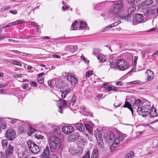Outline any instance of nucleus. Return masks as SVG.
<instances>
[{"label":"nucleus","mask_w":158,"mask_h":158,"mask_svg":"<svg viewBox=\"0 0 158 158\" xmlns=\"http://www.w3.org/2000/svg\"><path fill=\"white\" fill-rule=\"evenodd\" d=\"M111 5L112 6L109 15L106 13L101 15L102 16L104 17L105 19H106L110 14L114 15L117 18H122L123 19L128 20L130 19V16L129 15L125 16L121 15L124 10V8L123 4L121 1L114 2L112 3Z\"/></svg>","instance_id":"1"},{"label":"nucleus","mask_w":158,"mask_h":158,"mask_svg":"<svg viewBox=\"0 0 158 158\" xmlns=\"http://www.w3.org/2000/svg\"><path fill=\"white\" fill-rule=\"evenodd\" d=\"M48 142L50 151L52 152H55L63 148L62 142L60 139L56 136L50 135Z\"/></svg>","instance_id":"2"},{"label":"nucleus","mask_w":158,"mask_h":158,"mask_svg":"<svg viewBox=\"0 0 158 158\" xmlns=\"http://www.w3.org/2000/svg\"><path fill=\"white\" fill-rule=\"evenodd\" d=\"M152 108L150 105V102L147 100H145L143 102V105L140 108L138 109L137 113L143 117H146L149 114Z\"/></svg>","instance_id":"3"},{"label":"nucleus","mask_w":158,"mask_h":158,"mask_svg":"<svg viewBox=\"0 0 158 158\" xmlns=\"http://www.w3.org/2000/svg\"><path fill=\"white\" fill-rule=\"evenodd\" d=\"M58 103L57 106L59 108L58 111L61 113H63L62 108L69 107L71 109L76 110L77 109V107H73L75 105L74 101L67 102L64 100L61 99L58 101Z\"/></svg>","instance_id":"4"},{"label":"nucleus","mask_w":158,"mask_h":158,"mask_svg":"<svg viewBox=\"0 0 158 158\" xmlns=\"http://www.w3.org/2000/svg\"><path fill=\"white\" fill-rule=\"evenodd\" d=\"M157 5V2L153 0H146L143 2L141 5L138 6V9L139 10H146L148 8H153Z\"/></svg>","instance_id":"5"},{"label":"nucleus","mask_w":158,"mask_h":158,"mask_svg":"<svg viewBox=\"0 0 158 158\" xmlns=\"http://www.w3.org/2000/svg\"><path fill=\"white\" fill-rule=\"evenodd\" d=\"M129 65L124 60L119 59L116 62L115 69L121 71H124L127 69Z\"/></svg>","instance_id":"6"},{"label":"nucleus","mask_w":158,"mask_h":158,"mask_svg":"<svg viewBox=\"0 0 158 158\" xmlns=\"http://www.w3.org/2000/svg\"><path fill=\"white\" fill-rule=\"evenodd\" d=\"M124 138V135L122 134H119L118 137H116L114 140L112 144V146L110 147V149L113 151L115 148L118 147L120 142L122 141Z\"/></svg>","instance_id":"7"},{"label":"nucleus","mask_w":158,"mask_h":158,"mask_svg":"<svg viewBox=\"0 0 158 158\" xmlns=\"http://www.w3.org/2000/svg\"><path fill=\"white\" fill-rule=\"evenodd\" d=\"M27 143L30 151L33 154L37 153L40 151V149L33 142L28 140Z\"/></svg>","instance_id":"8"},{"label":"nucleus","mask_w":158,"mask_h":158,"mask_svg":"<svg viewBox=\"0 0 158 158\" xmlns=\"http://www.w3.org/2000/svg\"><path fill=\"white\" fill-rule=\"evenodd\" d=\"M144 18L143 15L140 14H135L133 15V20L132 24L135 25L138 23H143L144 21Z\"/></svg>","instance_id":"9"},{"label":"nucleus","mask_w":158,"mask_h":158,"mask_svg":"<svg viewBox=\"0 0 158 158\" xmlns=\"http://www.w3.org/2000/svg\"><path fill=\"white\" fill-rule=\"evenodd\" d=\"M69 151L73 155L78 156L81 155L82 153L83 149L82 148L79 147L76 148L72 147L69 149Z\"/></svg>","instance_id":"10"},{"label":"nucleus","mask_w":158,"mask_h":158,"mask_svg":"<svg viewBox=\"0 0 158 158\" xmlns=\"http://www.w3.org/2000/svg\"><path fill=\"white\" fill-rule=\"evenodd\" d=\"M15 137V132L12 128L7 130L6 133V137L8 139L12 141Z\"/></svg>","instance_id":"11"},{"label":"nucleus","mask_w":158,"mask_h":158,"mask_svg":"<svg viewBox=\"0 0 158 158\" xmlns=\"http://www.w3.org/2000/svg\"><path fill=\"white\" fill-rule=\"evenodd\" d=\"M74 128L69 125L63 126L62 128V131L64 134L69 135L72 133L74 131Z\"/></svg>","instance_id":"12"},{"label":"nucleus","mask_w":158,"mask_h":158,"mask_svg":"<svg viewBox=\"0 0 158 158\" xmlns=\"http://www.w3.org/2000/svg\"><path fill=\"white\" fill-rule=\"evenodd\" d=\"M143 102L140 99H137L135 100L132 105L133 108L134 109H135L138 112V109L140 108L143 105Z\"/></svg>","instance_id":"13"},{"label":"nucleus","mask_w":158,"mask_h":158,"mask_svg":"<svg viewBox=\"0 0 158 158\" xmlns=\"http://www.w3.org/2000/svg\"><path fill=\"white\" fill-rule=\"evenodd\" d=\"M14 147L11 145H9L5 151V157L6 158H10L11 155L13 153Z\"/></svg>","instance_id":"14"},{"label":"nucleus","mask_w":158,"mask_h":158,"mask_svg":"<svg viewBox=\"0 0 158 158\" xmlns=\"http://www.w3.org/2000/svg\"><path fill=\"white\" fill-rule=\"evenodd\" d=\"M67 79L70 81L72 85H75L77 83V79L72 74H69L68 75Z\"/></svg>","instance_id":"15"},{"label":"nucleus","mask_w":158,"mask_h":158,"mask_svg":"<svg viewBox=\"0 0 158 158\" xmlns=\"http://www.w3.org/2000/svg\"><path fill=\"white\" fill-rule=\"evenodd\" d=\"M104 136L107 141H112L115 138L114 134L111 131H108Z\"/></svg>","instance_id":"16"},{"label":"nucleus","mask_w":158,"mask_h":158,"mask_svg":"<svg viewBox=\"0 0 158 158\" xmlns=\"http://www.w3.org/2000/svg\"><path fill=\"white\" fill-rule=\"evenodd\" d=\"M109 61L110 64V67L111 68L115 69L116 66V59L115 57H114L113 55L110 56Z\"/></svg>","instance_id":"17"},{"label":"nucleus","mask_w":158,"mask_h":158,"mask_svg":"<svg viewBox=\"0 0 158 158\" xmlns=\"http://www.w3.org/2000/svg\"><path fill=\"white\" fill-rule=\"evenodd\" d=\"M146 73L147 74V81H149L152 80L154 77L153 72L150 70L148 69L146 71Z\"/></svg>","instance_id":"18"},{"label":"nucleus","mask_w":158,"mask_h":158,"mask_svg":"<svg viewBox=\"0 0 158 158\" xmlns=\"http://www.w3.org/2000/svg\"><path fill=\"white\" fill-rule=\"evenodd\" d=\"M50 153L48 148L46 147L44 149L43 153L40 156V158H49Z\"/></svg>","instance_id":"19"},{"label":"nucleus","mask_w":158,"mask_h":158,"mask_svg":"<svg viewBox=\"0 0 158 158\" xmlns=\"http://www.w3.org/2000/svg\"><path fill=\"white\" fill-rule=\"evenodd\" d=\"M73 125L76 127L77 130L80 131H82L85 129V127L82 123H77Z\"/></svg>","instance_id":"20"},{"label":"nucleus","mask_w":158,"mask_h":158,"mask_svg":"<svg viewBox=\"0 0 158 158\" xmlns=\"http://www.w3.org/2000/svg\"><path fill=\"white\" fill-rule=\"evenodd\" d=\"M99 153L97 149L94 148L91 155V158H98Z\"/></svg>","instance_id":"21"},{"label":"nucleus","mask_w":158,"mask_h":158,"mask_svg":"<svg viewBox=\"0 0 158 158\" xmlns=\"http://www.w3.org/2000/svg\"><path fill=\"white\" fill-rule=\"evenodd\" d=\"M94 135L97 140L102 139V134L99 130H96L94 132Z\"/></svg>","instance_id":"22"},{"label":"nucleus","mask_w":158,"mask_h":158,"mask_svg":"<svg viewBox=\"0 0 158 158\" xmlns=\"http://www.w3.org/2000/svg\"><path fill=\"white\" fill-rule=\"evenodd\" d=\"M98 60L100 62H104L106 61L107 58L105 56L102 54H101L98 56L97 57Z\"/></svg>","instance_id":"23"},{"label":"nucleus","mask_w":158,"mask_h":158,"mask_svg":"<svg viewBox=\"0 0 158 158\" xmlns=\"http://www.w3.org/2000/svg\"><path fill=\"white\" fill-rule=\"evenodd\" d=\"M156 11V10L155 9H149L146 10L144 13V15L145 16L153 15L154 14Z\"/></svg>","instance_id":"24"},{"label":"nucleus","mask_w":158,"mask_h":158,"mask_svg":"<svg viewBox=\"0 0 158 158\" xmlns=\"http://www.w3.org/2000/svg\"><path fill=\"white\" fill-rule=\"evenodd\" d=\"M101 52V50L98 48H94L93 49L92 52V55L97 56V57L100 54Z\"/></svg>","instance_id":"25"},{"label":"nucleus","mask_w":158,"mask_h":158,"mask_svg":"<svg viewBox=\"0 0 158 158\" xmlns=\"http://www.w3.org/2000/svg\"><path fill=\"white\" fill-rule=\"evenodd\" d=\"M80 27L79 30H82L85 28L87 26V23L85 22L81 21H80Z\"/></svg>","instance_id":"26"},{"label":"nucleus","mask_w":158,"mask_h":158,"mask_svg":"<svg viewBox=\"0 0 158 158\" xmlns=\"http://www.w3.org/2000/svg\"><path fill=\"white\" fill-rule=\"evenodd\" d=\"M117 88L116 87H113L112 86H109L106 87L105 90L106 92H108L110 91H116L117 90Z\"/></svg>","instance_id":"27"},{"label":"nucleus","mask_w":158,"mask_h":158,"mask_svg":"<svg viewBox=\"0 0 158 158\" xmlns=\"http://www.w3.org/2000/svg\"><path fill=\"white\" fill-rule=\"evenodd\" d=\"M26 129L24 126H21L19 127L18 132L19 134L25 133L26 132Z\"/></svg>","instance_id":"28"},{"label":"nucleus","mask_w":158,"mask_h":158,"mask_svg":"<svg viewBox=\"0 0 158 158\" xmlns=\"http://www.w3.org/2000/svg\"><path fill=\"white\" fill-rule=\"evenodd\" d=\"M123 107H124L128 108L129 110H130L132 113H133V110L132 107H131V105L128 102H125V104L123 106Z\"/></svg>","instance_id":"29"},{"label":"nucleus","mask_w":158,"mask_h":158,"mask_svg":"<svg viewBox=\"0 0 158 158\" xmlns=\"http://www.w3.org/2000/svg\"><path fill=\"white\" fill-rule=\"evenodd\" d=\"M78 25L77 24V20L75 21L72 23L71 26V30H73L78 27Z\"/></svg>","instance_id":"30"},{"label":"nucleus","mask_w":158,"mask_h":158,"mask_svg":"<svg viewBox=\"0 0 158 158\" xmlns=\"http://www.w3.org/2000/svg\"><path fill=\"white\" fill-rule=\"evenodd\" d=\"M154 111H153L154 110L152 108V110H150V113H149L150 114V116L151 117H155L157 116V113L156 111V110L155 108H154Z\"/></svg>","instance_id":"31"},{"label":"nucleus","mask_w":158,"mask_h":158,"mask_svg":"<svg viewBox=\"0 0 158 158\" xmlns=\"http://www.w3.org/2000/svg\"><path fill=\"white\" fill-rule=\"evenodd\" d=\"M35 130L34 128L31 127H29V129L28 131L27 134L29 135H31L32 134L35 132Z\"/></svg>","instance_id":"32"},{"label":"nucleus","mask_w":158,"mask_h":158,"mask_svg":"<svg viewBox=\"0 0 158 158\" xmlns=\"http://www.w3.org/2000/svg\"><path fill=\"white\" fill-rule=\"evenodd\" d=\"M134 154V152L132 151H131L126 154L125 157L126 158H132Z\"/></svg>","instance_id":"33"},{"label":"nucleus","mask_w":158,"mask_h":158,"mask_svg":"<svg viewBox=\"0 0 158 158\" xmlns=\"http://www.w3.org/2000/svg\"><path fill=\"white\" fill-rule=\"evenodd\" d=\"M136 10V8L134 6L128 8L127 11L129 14H131L132 13L134 12Z\"/></svg>","instance_id":"34"},{"label":"nucleus","mask_w":158,"mask_h":158,"mask_svg":"<svg viewBox=\"0 0 158 158\" xmlns=\"http://www.w3.org/2000/svg\"><path fill=\"white\" fill-rule=\"evenodd\" d=\"M127 2L132 5H135L137 3L139 0H126Z\"/></svg>","instance_id":"35"},{"label":"nucleus","mask_w":158,"mask_h":158,"mask_svg":"<svg viewBox=\"0 0 158 158\" xmlns=\"http://www.w3.org/2000/svg\"><path fill=\"white\" fill-rule=\"evenodd\" d=\"M73 136V138L74 139V140H79L80 139V134L77 132H75L72 135Z\"/></svg>","instance_id":"36"},{"label":"nucleus","mask_w":158,"mask_h":158,"mask_svg":"<svg viewBox=\"0 0 158 158\" xmlns=\"http://www.w3.org/2000/svg\"><path fill=\"white\" fill-rule=\"evenodd\" d=\"M52 130L53 134L55 135L54 136H56V135L58 134V132L59 131V130L58 128L56 126L54 127H53Z\"/></svg>","instance_id":"37"},{"label":"nucleus","mask_w":158,"mask_h":158,"mask_svg":"<svg viewBox=\"0 0 158 158\" xmlns=\"http://www.w3.org/2000/svg\"><path fill=\"white\" fill-rule=\"evenodd\" d=\"M85 125L86 130L89 132H91L92 127L90 126L87 124H85Z\"/></svg>","instance_id":"38"},{"label":"nucleus","mask_w":158,"mask_h":158,"mask_svg":"<svg viewBox=\"0 0 158 158\" xmlns=\"http://www.w3.org/2000/svg\"><path fill=\"white\" fill-rule=\"evenodd\" d=\"M98 146L100 148H102L103 147V143L102 139L97 140Z\"/></svg>","instance_id":"39"},{"label":"nucleus","mask_w":158,"mask_h":158,"mask_svg":"<svg viewBox=\"0 0 158 158\" xmlns=\"http://www.w3.org/2000/svg\"><path fill=\"white\" fill-rule=\"evenodd\" d=\"M8 142L7 140L6 139L2 140V145L3 148H6Z\"/></svg>","instance_id":"40"},{"label":"nucleus","mask_w":158,"mask_h":158,"mask_svg":"<svg viewBox=\"0 0 158 158\" xmlns=\"http://www.w3.org/2000/svg\"><path fill=\"white\" fill-rule=\"evenodd\" d=\"M22 154L23 156L25 157H28L30 156V153L26 150H25V151H23Z\"/></svg>","instance_id":"41"},{"label":"nucleus","mask_w":158,"mask_h":158,"mask_svg":"<svg viewBox=\"0 0 158 158\" xmlns=\"http://www.w3.org/2000/svg\"><path fill=\"white\" fill-rule=\"evenodd\" d=\"M93 71H92V70L88 71L86 73V77H89L91 75H93Z\"/></svg>","instance_id":"42"},{"label":"nucleus","mask_w":158,"mask_h":158,"mask_svg":"<svg viewBox=\"0 0 158 158\" xmlns=\"http://www.w3.org/2000/svg\"><path fill=\"white\" fill-rule=\"evenodd\" d=\"M53 81L52 80H49L48 81V84L49 86L51 88H53Z\"/></svg>","instance_id":"43"},{"label":"nucleus","mask_w":158,"mask_h":158,"mask_svg":"<svg viewBox=\"0 0 158 158\" xmlns=\"http://www.w3.org/2000/svg\"><path fill=\"white\" fill-rule=\"evenodd\" d=\"M68 140L69 142H71L75 141L74 139L73 138V136L72 135H70L68 138Z\"/></svg>","instance_id":"44"},{"label":"nucleus","mask_w":158,"mask_h":158,"mask_svg":"<svg viewBox=\"0 0 158 158\" xmlns=\"http://www.w3.org/2000/svg\"><path fill=\"white\" fill-rule=\"evenodd\" d=\"M90 151H88L86 152L85 155L82 158H90Z\"/></svg>","instance_id":"45"},{"label":"nucleus","mask_w":158,"mask_h":158,"mask_svg":"<svg viewBox=\"0 0 158 158\" xmlns=\"http://www.w3.org/2000/svg\"><path fill=\"white\" fill-rule=\"evenodd\" d=\"M143 131H139L135 133L136 137H138L139 136L142 135L143 134Z\"/></svg>","instance_id":"46"},{"label":"nucleus","mask_w":158,"mask_h":158,"mask_svg":"<svg viewBox=\"0 0 158 158\" xmlns=\"http://www.w3.org/2000/svg\"><path fill=\"white\" fill-rule=\"evenodd\" d=\"M16 25L19 24L24 23V21L23 19H19L15 21Z\"/></svg>","instance_id":"47"},{"label":"nucleus","mask_w":158,"mask_h":158,"mask_svg":"<svg viewBox=\"0 0 158 158\" xmlns=\"http://www.w3.org/2000/svg\"><path fill=\"white\" fill-rule=\"evenodd\" d=\"M81 60H83L85 63H88L89 62V61L83 55L81 56Z\"/></svg>","instance_id":"48"},{"label":"nucleus","mask_w":158,"mask_h":158,"mask_svg":"<svg viewBox=\"0 0 158 158\" xmlns=\"http://www.w3.org/2000/svg\"><path fill=\"white\" fill-rule=\"evenodd\" d=\"M44 77H41L40 79L38 78V82L40 84H42L44 83Z\"/></svg>","instance_id":"49"},{"label":"nucleus","mask_w":158,"mask_h":158,"mask_svg":"<svg viewBox=\"0 0 158 158\" xmlns=\"http://www.w3.org/2000/svg\"><path fill=\"white\" fill-rule=\"evenodd\" d=\"M12 64L14 65H18L20 66H22L21 64L20 63L15 60H14L12 62Z\"/></svg>","instance_id":"50"},{"label":"nucleus","mask_w":158,"mask_h":158,"mask_svg":"<svg viewBox=\"0 0 158 158\" xmlns=\"http://www.w3.org/2000/svg\"><path fill=\"white\" fill-rule=\"evenodd\" d=\"M30 24L34 26L35 27H36V29L38 31H39L38 29V26L37 25L36 23L34 22H29Z\"/></svg>","instance_id":"51"},{"label":"nucleus","mask_w":158,"mask_h":158,"mask_svg":"<svg viewBox=\"0 0 158 158\" xmlns=\"http://www.w3.org/2000/svg\"><path fill=\"white\" fill-rule=\"evenodd\" d=\"M138 57L137 56H135V58L134 59V64H133V65L134 66V67H135L137 64V61L138 60Z\"/></svg>","instance_id":"52"},{"label":"nucleus","mask_w":158,"mask_h":158,"mask_svg":"<svg viewBox=\"0 0 158 158\" xmlns=\"http://www.w3.org/2000/svg\"><path fill=\"white\" fill-rule=\"evenodd\" d=\"M55 85L58 89L60 88L61 87V84L58 81L55 83Z\"/></svg>","instance_id":"53"},{"label":"nucleus","mask_w":158,"mask_h":158,"mask_svg":"<svg viewBox=\"0 0 158 158\" xmlns=\"http://www.w3.org/2000/svg\"><path fill=\"white\" fill-rule=\"evenodd\" d=\"M110 28H111L110 25L107 26L105 27L103 29V31H106L108 30Z\"/></svg>","instance_id":"54"},{"label":"nucleus","mask_w":158,"mask_h":158,"mask_svg":"<svg viewBox=\"0 0 158 158\" xmlns=\"http://www.w3.org/2000/svg\"><path fill=\"white\" fill-rule=\"evenodd\" d=\"M63 92H64V94L67 95L68 94L70 91V89L69 88H68L64 90Z\"/></svg>","instance_id":"55"},{"label":"nucleus","mask_w":158,"mask_h":158,"mask_svg":"<svg viewBox=\"0 0 158 158\" xmlns=\"http://www.w3.org/2000/svg\"><path fill=\"white\" fill-rule=\"evenodd\" d=\"M13 76L14 78H17V77H22V76L21 74H14Z\"/></svg>","instance_id":"56"},{"label":"nucleus","mask_w":158,"mask_h":158,"mask_svg":"<svg viewBox=\"0 0 158 158\" xmlns=\"http://www.w3.org/2000/svg\"><path fill=\"white\" fill-rule=\"evenodd\" d=\"M44 138V136L41 135H37L35 136V138L38 139H42Z\"/></svg>","instance_id":"57"},{"label":"nucleus","mask_w":158,"mask_h":158,"mask_svg":"<svg viewBox=\"0 0 158 158\" xmlns=\"http://www.w3.org/2000/svg\"><path fill=\"white\" fill-rule=\"evenodd\" d=\"M6 127L7 126L5 123H2L1 124V127L3 129H5Z\"/></svg>","instance_id":"58"},{"label":"nucleus","mask_w":158,"mask_h":158,"mask_svg":"<svg viewBox=\"0 0 158 158\" xmlns=\"http://www.w3.org/2000/svg\"><path fill=\"white\" fill-rule=\"evenodd\" d=\"M119 23L118 22H116L110 25L111 27H115L118 25V24Z\"/></svg>","instance_id":"59"},{"label":"nucleus","mask_w":158,"mask_h":158,"mask_svg":"<svg viewBox=\"0 0 158 158\" xmlns=\"http://www.w3.org/2000/svg\"><path fill=\"white\" fill-rule=\"evenodd\" d=\"M22 87L23 89H26L28 87V85L27 84H23L22 85Z\"/></svg>","instance_id":"60"},{"label":"nucleus","mask_w":158,"mask_h":158,"mask_svg":"<svg viewBox=\"0 0 158 158\" xmlns=\"http://www.w3.org/2000/svg\"><path fill=\"white\" fill-rule=\"evenodd\" d=\"M123 84V83H122L121 81L116 82L115 83V85H116L122 86Z\"/></svg>","instance_id":"61"},{"label":"nucleus","mask_w":158,"mask_h":158,"mask_svg":"<svg viewBox=\"0 0 158 158\" xmlns=\"http://www.w3.org/2000/svg\"><path fill=\"white\" fill-rule=\"evenodd\" d=\"M10 8V7L9 6H7L2 8V11H4L5 10H8Z\"/></svg>","instance_id":"62"},{"label":"nucleus","mask_w":158,"mask_h":158,"mask_svg":"<svg viewBox=\"0 0 158 158\" xmlns=\"http://www.w3.org/2000/svg\"><path fill=\"white\" fill-rule=\"evenodd\" d=\"M66 96V95L65 94H64V92L62 91L61 94V97L62 98H65Z\"/></svg>","instance_id":"63"},{"label":"nucleus","mask_w":158,"mask_h":158,"mask_svg":"<svg viewBox=\"0 0 158 158\" xmlns=\"http://www.w3.org/2000/svg\"><path fill=\"white\" fill-rule=\"evenodd\" d=\"M81 109L82 111L85 112L86 111L87 109L85 107L83 106L81 107Z\"/></svg>","instance_id":"64"}]
</instances>
